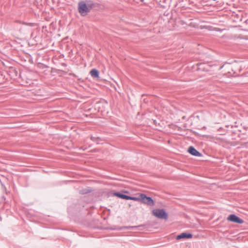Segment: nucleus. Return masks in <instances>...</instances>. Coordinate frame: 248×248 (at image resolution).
I'll return each mask as SVG.
<instances>
[{"label":"nucleus","instance_id":"8","mask_svg":"<svg viewBox=\"0 0 248 248\" xmlns=\"http://www.w3.org/2000/svg\"><path fill=\"white\" fill-rule=\"evenodd\" d=\"M114 195L115 196H117L118 197L120 198L123 199H124V200H129V199H130L129 196L125 195H124V194H120L119 193H116L114 194Z\"/></svg>","mask_w":248,"mask_h":248},{"label":"nucleus","instance_id":"10","mask_svg":"<svg viewBox=\"0 0 248 248\" xmlns=\"http://www.w3.org/2000/svg\"><path fill=\"white\" fill-rule=\"evenodd\" d=\"M243 19L244 20H245V22H247V20L246 19L244 18Z\"/></svg>","mask_w":248,"mask_h":248},{"label":"nucleus","instance_id":"5","mask_svg":"<svg viewBox=\"0 0 248 248\" xmlns=\"http://www.w3.org/2000/svg\"><path fill=\"white\" fill-rule=\"evenodd\" d=\"M188 152L191 155L197 156H201V154L198 151H197L194 147L190 146L188 150Z\"/></svg>","mask_w":248,"mask_h":248},{"label":"nucleus","instance_id":"9","mask_svg":"<svg viewBox=\"0 0 248 248\" xmlns=\"http://www.w3.org/2000/svg\"><path fill=\"white\" fill-rule=\"evenodd\" d=\"M129 198H130L129 200L135 201H139V202H140V200H141V199H140V194L139 195V197H130L129 196Z\"/></svg>","mask_w":248,"mask_h":248},{"label":"nucleus","instance_id":"4","mask_svg":"<svg viewBox=\"0 0 248 248\" xmlns=\"http://www.w3.org/2000/svg\"><path fill=\"white\" fill-rule=\"evenodd\" d=\"M227 219L230 221L235 222L239 224H242L244 222V221L242 219L240 218L235 215L233 214L230 215L228 217Z\"/></svg>","mask_w":248,"mask_h":248},{"label":"nucleus","instance_id":"3","mask_svg":"<svg viewBox=\"0 0 248 248\" xmlns=\"http://www.w3.org/2000/svg\"><path fill=\"white\" fill-rule=\"evenodd\" d=\"M140 202L148 206H153L155 204L153 200L149 197H147L144 194H140Z\"/></svg>","mask_w":248,"mask_h":248},{"label":"nucleus","instance_id":"1","mask_svg":"<svg viewBox=\"0 0 248 248\" xmlns=\"http://www.w3.org/2000/svg\"><path fill=\"white\" fill-rule=\"evenodd\" d=\"M152 213L155 217L160 218L167 219L168 216L164 209H155L152 211Z\"/></svg>","mask_w":248,"mask_h":248},{"label":"nucleus","instance_id":"6","mask_svg":"<svg viewBox=\"0 0 248 248\" xmlns=\"http://www.w3.org/2000/svg\"><path fill=\"white\" fill-rule=\"evenodd\" d=\"M192 237V235L191 233H182L180 235H178L176 239L177 240H179L182 238H191Z\"/></svg>","mask_w":248,"mask_h":248},{"label":"nucleus","instance_id":"7","mask_svg":"<svg viewBox=\"0 0 248 248\" xmlns=\"http://www.w3.org/2000/svg\"><path fill=\"white\" fill-rule=\"evenodd\" d=\"M90 74L93 78H98L99 77V72L95 69H92L90 71Z\"/></svg>","mask_w":248,"mask_h":248},{"label":"nucleus","instance_id":"2","mask_svg":"<svg viewBox=\"0 0 248 248\" xmlns=\"http://www.w3.org/2000/svg\"><path fill=\"white\" fill-rule=\"evenodd\" d=\"M91 9V6L87 5L84 1H80L78 3V10L80 14H86L89 12Z\"/></svg>","mask_w":248,"mask_h":248}]
</instances>
